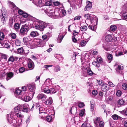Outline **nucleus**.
<instances>
[{
  "instance_id": "1",
  "label": "nucleus",
  "mask_w": 127,
  "mask_h": 127,
  "mask_svg": "<svg viewBox=\"0 0 127 127\" xmlns=\"http://www.w3.org/2000/svg\"><path fill=\"white\" fill-rule=\"evenodd\" d=\"M34 22L35 28L36 29L39 30L41 31H43L44 29L48 25V23L38 19L35 20Z\"/></svg>"
},
{
  "instance_id": "2",
  "label": "nucleus",
  "mask_w": 127,
  "mask_h": 127,
  "mask_svg": "<svg viewBox=\"0 0 127 127\" xmlns=\"http://www.w3.org/2000/svg\"><path fill=\"white\" fill-rule=\"evenodd\" d=\"M29 30L30 26L28 24H26L23 25L22 26L19 30V34L21 36L27 35Z\"/></svg>"
},
{
  "instance_id": "3",
  "label": "nucleus",
  "mask_w": 127,
  "mask_h": 127,
  "mask_svg": "<svg viewBox=\"0 0 127 127\" xmlns=\"http://www.w3.org/2000/svg\"><path fill=\"white\" fill-rule=\"evenodd\" d=\"M94 122L96 127H104V122L101 120L100 117H96L94 120Z\"/></svg>"
},
{
  "instance_id": "4",
  "label": "nucleus",
  "mask_w": 127,
  "mask_h": 127,
  "mask_svg": "<svg viewBox=\"0 0 127 127\" xmlns=\"http://www.w3.org/2000/svg\"><path fill=\"white\" fill-rule=\"evenodd\" d=\"M30 39L27 37H25L23 39V42L26 44H29L30 46V48H33L35 46L34 42L33 41L30 40Z\"/></svg>"
},
{
  "instance_id": "5",
  "label": "nucleus",
  "mask_w": 127,
  "mask_h": 127,
  "mask_svg": "<svg viewBox=\"0 0 127 127\" xmlns=\"http://www.w3.org/2000/svg\"><path fill=\"white\" fill-rule=\"evenodd\" d=\"M122 18L124 20L127 19V3L125 5L122 7Z\"/></svg>"
},
{
  "instance_id": "6",
  "label": "nucleus",
  "mask_w": 127,
  "mask_h": 127,
  "mask_svg": "<svg viewBox=\"0 0 127 127\" xmlns=\"http://www.w3.org/2000/svg\"><path fill=\"white\" fill-rule=\"evenodd\" d=\"M33 42H34L35 46L33 48H35L37 47H43L45 44V42L40 39L37 40L36 41L34 40Z\"/></svg>"
},
{
  "instance_id": "7",
  "label": "nucleus",
  "mask_w": 127,
  "mask_h": 127,
  "mask_svg": "<svg viewBox=\"0 0 127 127\" xmlns=\"http://www.w3.org/2000/svg\"><path fill=\"white\" fill-rule=\"evenodd\" d=\"M22 99L25 102H28L30 101L31 99V98L26 93H24L21 96Z\"/></svg>"
},
{
  "instance_id": "8",
  "label": "nucleus",
  "mask_w": 127,
  "mask_h": 127,
  "mask_svg": "<svg viewBox=\"0 0 127 127\" xmlns=\"http://www.w3.org/2000/svg\"><path fill=\"white\" fill-rule=\"evenodd\" d=\"M28 88L30 92L32 93V94L33 95L35 92V87L34 84H31L29 85Z\"/></svg>"
},
{
  "instance_id": "9",
  "label": "nucleus",
  "mask_w": 127,
  "mask_h": 127,
  "mask_svg": "<svg viewBox=\"0 0 127 127\" xmlns=\"http://www.w3.org/2000/svg\"><path fill=\"white\" fill-rule=\"evenodd\" d=\"M28 61V68L29 69V70L32 69L34 67V63L30 59H29Z\"/></svg>"
},
{
  "instance_id": "10",
  "label": "nucleus",
  "mask_w": 127,
  "mask_h": 127,
  "mask_svg": "<svg viewBox=\"0 0 127 127\" xmlns=\"http://www.w3.org/2000/svg\"><path fill=\"white\" fill-rule=\"evenodd\" d=\"M21 105V111L23 112H27L28 111L29 105L27 104H25Z\"/></svg>"
},
{
  "instance_id": "11",
  "label": "nucleus",
  "mask_w": 127,
  "mask_h": 127,
  "mask_svg": "<svg viewBox=\"0 0 127 127\" xmlns=\"http://www.w3.org/2000/svg\"><path fill=\"white\" fill-rule=\"evenodd\" d=\"M101 89L103 91H107L109 90V87L107 84L104 83L103 85H101Z\"/></svg>"
},
{
  "instance_id": "12",
  "label": "nucleus",
  "mask_w": 127,
  "mask_h": 127,
  "mask_svg": "<svg viewBox=\"0 0 127 127\" xmlns=\"http://www.w3.org/2000/svg\"><path fill=\"white\" fill-rule=\"evenodd\" d=\"M37 97L39 99H40L42 101L45 100L47 98V96L46 95L41 93L39 94L37 96Z\"/></svg>"
},
{
  "instance_id": "13",
  "label": "nucleus",
  "mask_w": 127,
  "mask_h": 127,
  "mask_svg": "<svg viewBox=\"0 0 127 127\" xmlns=\"http://www.w3.org/2000/svg\"><path fill=\"white\" fill-rule=\"evenodd\" d=\"M92 7L91 2L88 1L87 2V5L84 8L85 11H88L91 9Z\"/></svg>"
},
{
  "instance_id": "14",
  "label": "nucleus",
  "mask_w": 127,
  "mask_h": 127,
  "mask_svg": "<svg viewBox=\"0 0 127 127\" xmlns=\"http://www.w3.org/2000/svg\"><path fill=\"white\" fill-rule=\"evenodd\" d=\"M8 5H9L12 9H13L14 11L15 9L17 10L18 9V8L16 7L13 2L10 1H8Z\"/></svg>"
},
{
  "instance_id": "15",
  "label": "nucleus",
  "mask_w": 127,
  "mask_h": 127,
  "mask_svg": "<svg viewBox=\"0 0 127 127\" xmlns=\"http://www.w3.org/2000/svg\"><path fill=\"white\" fill-rule=\"evenodd\" d=\"M91 17L92 18H91L90 20L91 23H97L98 20L96 17L94 15H93Z\"/></svg>"
},
{
  "instance_id": "16",
  "label": "nucleus",
  "mask_w": 127,
  "mask_h": 127,
  "mask_svg": "<svg viewBox=\"0 0 127 127\" xmlns=\"http://www.w3.org/2000/svg\"><path fill=\"white\" fill-rule=\"evenodd\" d=\"M53 102V100L51 97H50L45 102V103L47 105H51Z\"/></svg>"
},
{
  "instance_id": "17",
  "label": "nucleus",
  "mask_w": 127,
  "mask_h": 127,
  "mask_svg": "<svg viewBox=\"0 0 127 127\" xmlns=\"http://www.w3.org/2000/svg\"><path fill=\"white\" fill-rule=\"evenodd\" d=\"M20 24L18 23H15L14 25V29L17 32H19V29L20 28Z\"/></svg>"
},
{
  "instance_id": "18",
  "label": "nucleus",
  "mask_w": 127,
  "mask_h": 127,
  "mask_svg": "<svg viewBox=\"0 0 127 127\" xmlns=\"http://www.w3.org/2000/svg\"><path fill=\"white\" fill-rule=\"evenodd\" d=\"M105 38L106 41L108 42L111 41L113 39L112 36L109 34L106 35L105 36Z\"/></svg>"
},
{
  "instance_id": "19",
  "label": "nucleus",
  "mask_w": 127,
  "mask_h": 127,
  "mask_svg": "<svg viewBox=\"0 0 127 127\" xmlns=\"http://www.w3.org/2000/svg\"><path fill=\"white\" fill-rule=\"evenodd\" d=\"M13 73L12 72L8 73L6 75V80L8 81L12 78L13 76Z\"/></svg>"
},
{
  "instance_id": "20",
  "label": "nucleus",
  "mask_w": 127,
  "mask_h": 127,
  "mask_svg": "<svg viewBox=\"0 0 127 127\" xmlns=\"http://www.w3.org/2000/svg\"><path fill=\"white\" fill-rule=\"evenodd\" d=\"M18 59V57H13V56H11L9 58L8 61H11L12 62H14L15 61H16Z\"/></svg>"
},
{
  "instance_id": "21",
  "label": "nucleus",
  "mask_w": 127,
  "mask_h": 127,
  "mask_svg": "<svg viewBox=\"0 0 127 127\" xmlns=\"http://www.w3.org/2000/svg\"><path fill=\"white\" fill-rule=\"evenodd\" d=\"M9 119H8L9 122L10 123H12L13 125L15 127H17V120L15 119H13L11 121H9Z\"/></svg>"
},
{
  "instance_id": "22",
  "label": "nucleus",
  "mask_w": 127,
  "mask_h": 127,
  "mask_svg": "<svg viewBox=\"0 0 127 127\" xmlns=\"http://www.w3.org/2000/svg\"><path fill=\"white\" fill-rule=\"evenodd\" d=\"M39 34L38 32L36 31H32L30 33V35L32 37L38 36Z\"/></svg>"
},
{
  "instance_id": "23",
  "label": "nucleus",
  "mask_w": 127,
  "mask_h": 127,
  "mask_svg": "<svg viewBox=\"0 0 127 127\" xmlns=\"http://www.w3.org/2000/svg\"><path fill=\"white\" fill-rule=\"evenodd\" d=\"M5 15L4 13L3 12L2 13V16H1V21L3 24H4L5 23Z\"/></svg>"
},
{
  "instance_id": "24",
  "label": "nucleus",
  "mask_w": 127,
  "mask_h": 127,
  "mask_svg": "<svg viewBox=\"0 0 127 127\" xmlns=\"http://www.w3.org/2000/svg\"><path fill=\"white\" fill-rule=\"evenodd\" d=\"M48 15L50 16V17L53 18L52 16H53L54 13L55 12V10H52L48 11Z\"/></svg>"
},
{
  "instance_id": "25",
  "label": "nucleus",
  "mask_w": 127,
  "mask_h": 127,
  "mask_svg": "<svg viewBox=\"0 0 127 127\" xmlns=\"http://www.w3.org/2000/svg\"><path fill=\"white\" fill-rule=\"evenodd\" d=\"M4 33L2 32H0V43L2 45V43L1 41L4 39Z\"/></svg>"
},
{
  "instance_id": "26",
  "label": "nucleus",
  "mask_w": 127,
  "mask_h": 127,
  "mask_svg": "<svg viewBox=\"0 0 127 127\" xmlns=\"http://www.w3.org/2000/svg\"><path fill=\"white\" fill-rule=\"evenodd\" d=\"M21 105H19L15 108L14 109L15 111V112H18L19 111H21Z\"/></svg>"
},
{
  "instance_id": "27",
  "label": "nucleus",
  "mask_w": 127,
  "mask_h": 127,
  "mask_svg": "<svg viewBox=\"0 0 127 127\" xmlns=\"http://www.w3.org/2000/svg\"><path fill=\"white\" fill-rule=\"evenodd\" d=\"M108 61L109 63L111 62V61L113 59V56L112 54H109L107 55Z\"/></svg>"
},
{
  "instance_id": "28",
  "label": "nucleus",
  "mask_w": 127,
  "mask_h": 127,
  "mask_svg": "<svg viewBox=\"0 0 127 127\" xmlns=\"http://www.w3.org/2000/svg\"><path fill=\"white\" fill-rule=\"evenodd\" d=\"M84 17L86 19L90 20V19L91 18V16L90 14H86L84 15Z\"/></svg>"
},
{
  "instance_id": "29",
  "label": "nucleus",
  "mask_w": 127,
  "mask_h": 127,
  "mask_svg": "<svg viewBox=\"0 0 127 127\" xmlns=\"http://www.w3.org/2000/svg\"><path fill=\"white\" fill-rule=\"evenodd\" d=\"M22 92L21 91L18 89H16L15 91V94L19 95V96L20 97L22 95Z\"/></svg>"
},
{
  "instance_id": "30",
  "label": "nucleus",
  "mask_w": 127,
  "mask_h": 127,
  "mask_svg": "<svg viewBox=\"0 0 127 127\" xmlns=\"http://www.w3.org/2000/svg\"><path fill=\"white\" fill-rule=\"evenodd\" d=\"M60 70V67L59 65H57L54 66V71L55 72H57Z\"/></svg>"
},
{
  "instance_id": "31",
  "label": "nucleus",
  "mask_w": 127,
  "mask_h": 127,
  "mask_svg": "<svg viewBox=\"0 0 127 127\" xmlns=\"http://www.w3.org/2000/svg\"><path fill=\"white\" fill-rule=\"evenodd\" d=\"M15 44L16 46H20L21 44V41L19 39H16L15 40Z\"/></svg>"
},
{
  "instance_id": "32",
  "label": "nucleus",
  "mask_w": 127,
  "mask_h": 127,
  "mask_svg": "<svg viewBox=\"0 0 127 127\" xmlns=\"http://www.w3.org/2000/svg\"><path fill=\"white\" fill-rule=\"evenodd\" d=\"M123 68V66L119 64L117 66V67L116 68V70L117 71H118V70H122Z\"/></svg>"
},
{
  "instance_id": "33",
  "label": "nucleus",
  "mask_w": 127,
  "mask_h": 127,
  "mask_svg": "<svg viewBox=\"0 0 127 127\" xmlns=\"http://www.w3.org/2000/svg\"><path fill=\"white\" fill-rule=\"evenodd\" d=\"M43 91L44 93L48 94L50 93V90L48 87H46L43 89Z\"/></svg>"
},
{
  "instance_id": "34",
  "label": "nucleus",
  "mask_w": 127,
  "mask_h": 127,
  "mask_svg": "<svg viewBox=\"0 0 127 127\" xmlns=\"http://www.w3.org/2000/svg\"><path fill=\"white\" fill-rule=\"evenodd\" d=\"M87 42L85 41L84 40H82L80 43V45L81 47H84L85 46Z\"/></svg>"
},
{
  "instance_id": "35",
  "label": "nucleus",
  "mask_w": 127,
  "mask_h": 127,
  "mask_svg": "<svg viewBox=\"0 0 127 127\" xmlns=\"http://www.w3.org/2000/svg\"><path fill=\"white\" fill-rule=\"evenodd\" d=\"M117 29V27L115 25H113L111 26L110 29L111 30L113 31H115Z\"/></svg>"
},
{
  "instance_id": "36",
  "label": "nucleus",
  "mask_w": 127,
  "mask_h": 127,
  "mask_svg": "<svg viewBox=\"0 0 127 127\" xmlns=\"http://www.w3.org/2000/svg\"><path fill=\"white\" fill-rule=\"evenodd\" d=\"M16 113L15 112H12L10 114V117L11 119H13L14 118V117L15 116L16 117Z\"/></svg>"
},
{
  "instance_id": "37",
  "label": "nucleus",
  "mask_w": 127,
  "mask_h": 127,
  "mask_svg": "<svg viewBox=\"0 0 127 127\" xmlns=\"http://www.w3.org/2000/svg\"><path fill=\"white\" fill-rule=\"evenodd\" d=\"M81 30L82 31H86L87 29V27L86 26H81L80 27Z\"/></svg>"
},
{
  "instance_id": "38",
  "label": "nucleus",
  "mask_w": 127,
  "mask_h": 127,
  "mask_svg": "<svg viewBox=\"0 0 127 127\" xmlns=\"http://www.w3.org/2000/svg\"><path fill=\"white\" fill-rule=\"evenodd\" d=\"M99 62L98 61H95L92 62V64L93 65L97 67H99Z\"/></svg>"
},
{
  "instance_id": "39",
  "label": "nucleus",
  "mask_w": 127,
  "mask_h": 127,
  "mask_svg": "<svg viewBox=\"0 0 127 127\" xmlns=\"http://www.w3.org/2000/svg\"><path fill=\"white\" fill-rule=\"evenodd\" d=\"M50 90V94H53L57 92V90H55L54 88H51Z\"/></svg>"
},
{
  "instance_id": "40",
  "label": "nucleus",
  "mask_w": 127,
  "mask_h": 127,
  "mask_svg": "<svg viewBox=\"0 0 127 127\" xmlns=\"http://www.w3.org/2000/svg\"><path fill=\"white\" fill-rule=\"evenodd\" d=\"M93 101V100H92L91 101V105L90 107V110L91 111H93L94 110V106L95 105L94 104V103H93V104H92V102Z\"/></svg>"
},
{
  "instance_id": "41",
  "label": "nucleus",
  "mask_w": 127,
  "mask_h": 127,
  "mask_svg": "<svg viewBox=\"0 0 127 127\" xmlns=\"http://www.w3.org/2000/svg\"><path fill=\"white\" fill-rule=\"evenodd\" d=\"M7 57L6 55L5 54H3L2 55L1 57V59L0 60V61H1L3 60V59H4L5 61H6L7 60Z\"/></svg>"
},
{
  "instance_id": "42",
  "label": "nucleus",
  "mask_w": 127,
  "mask_h": 127,
  "mask_svg": "<svg viewBox=\"0 0 127 127\" xmlns=\"http://www.w3.org/2000/svg\"><path fill=\"white\" fill-rule=\"evenodd\" d=\"M125 103V101L123 99H119L118 101V104L120 105H122L124 104Z\"/></svg>"
},
{
  "instance_id": "43",
  "label": "nucleus",
  "mask_w": 127,
  "mask_h": 127,
  "mask_svg": "<svg viewBox=\"0 0 127 127\" xmlns=\"http://www.w3.org/2000/svg\"><path fill=\"white\" fill-rule=\"evenodd\" d=\"M90 124L88 123H84L82 125L81 127H91Z\"/></svg>"
},
{
  "instance_id": "44",
  "label": "nucleus",
  "mask_w": 127,
  "mask_h": 127,
  "mask_svg": "<svg viewBox=\"0 0 127 127\" xmlns=\"http://www.w3.org/2000/svg\"><path fill=\"white\" fill-rule=\"evenodd\" d=\"M46 119L47 121L48 122H50L52 120V117L51 116L49 115L47 116L46 117Z\"/></svg>"
},
{
  "instance_id": "45",
  "label": "nucleus",
  "mask_w": 127,
  "mask_h": 127,
  "mask_svg": "<svg viewBox=\"0 0 127 127\" xmlns=\"http://www.w3.org/2000/svg\"><path fill=\"white\" fill-rule=\"evenodd\" d=\"M87 72L88 75H92L94 73L90 69H89L87 70Z\"/></svg>"
},
{
  "instance_id": "46",
  "label": "nucleus",
  "mask_w": 127,
  "mask_h": 127,
  "mask_svg": "<svg viewBox=\"0 0 127 127\" xmlns=\"http://www.w3.org/2000/svg\"><path fill=\"white\" fill-rule=\"evenodd\" d=\"M25 69L24 67H21L19 69L18 71L20 73H22L25 71Z\"/></svg>"
},
{
  "instance_id": "47",
  "label": "nucleus",
  "mask_w": 127,
  "mask_h": 127,
  "mask_svg": "<svg viewBox=\"0 0 127 127\" xmlns=\"http://www.w3.org/2000/svg\"><path fill=\"white\" fill-rule=\"evenodd\" d=\"M51 81L49 79H47L45 81L44 84L45 85H48L51 82Z\"/></svg>"
},
{
  "instance_id": "48",
  "label": "nucleus",
  "mask_w": 127,
  "mask_h": 127,
  "mask_svg": "<svg viewBox=\"0 0 127 127\" xmlns=\"http://www.w3.org/2000/svg\"><path fill=\"white\" fill-rule=\"evenodd\" d=\"M22 120L21 119H20L18 120L17 121V127L20 126L21 124Z\"/></svg>"
},
{
  "instance_id": "49",
  "label": "nucleus",
  "mask_w": 127,
  "mask_h": 127,
  "mask_svg": "<svg viewBox=\"0 0 127 127\" xmlns=\"http://www.w3.org/2000/svg\"><path fill=\"white\" fill-rule=\"evenodd\" d=\"M78 32H76L74 30L73 32V36L75 37H78Z\"/></svg>"
},
{
  "instance_id": "50",
  "label": "nucleus",
  "mask_w": 127,
  "mask_h": 127,
  "mask_svg": "<svg viewBox=\"0 0 127 127\" xmlns=\"http://www.w3.org/2000/svg\"><path fill=\"white\" fill-rule=\"evenodd\" d=\"M18 51L20 54L24 52V50L22 48H20L18 49Z\"/></svg>"
},
{
  "instance_id": "51",
  "label": "nucleus",
  "mask_w": 127,
  "mask_h": 127,
  "mask_svg": "<svg viewBox=\"0 0 127 127\" xmlns=\"http://www.w3.org/2000/svg\"><path fill=\"white\" fill-rule=\"evenodd\" d=\"M52 4V2L51 1H47L45 2V5L46 6H50Z\"/></svg>"
},
{
  "instance_id": "52",
  "label": "nucleus",
  "mask_w": 127,
  "mask_h": 127,
  "mask_svg": "<svg viewBox=\"0 0 127 127\" xmlns=\"http://www.w3.org/2000/svg\"><path fill=\"white\" fill-rule=\"evenodd\" d=\"M42 38L43 40H47L48 39V37L46 35H42Z\"/></svg>"
},
{
  "instance_id": "53",
  "label": "nucleus",
  "mask_w": 127,
  "mask_h": 127,
  "mask_svg": "<svg viewBox=\"0 0 127 127\" xmlns=\"http://www.w3.org/2000/svg\"><path fill=\"white\" fill-rule=\"evenodd\" d=\"M122 87L123 89L126 90L127 89V84L124 83L122 85Z\"/></svg>"
},
{
  "instance_id": "54",
  "label": "nucleus",
  "mask_w": 127,
  "mask_h": 127,
  "mask_svg": "<svg viewBox=\"0 0 127 127\" xmlns=\"http://www.w3.org/2000/svg\"><path fill=\"white\" fill-rule=\"evenodd\" d=\"M34 104L35 107L38 110L40 107L39 104L38 103H36Z\"/></svg>"
},
{
  "instance_id": "55",
  "label": "nucleus",
  "mask_w": 127,
  "mask_h": 127,
  "mask_svg": "<svg viewBox=\"0 0 127 127\" xmlns=\"http://www.w3.org/2000/svg\"><path fill=\"white\" fill-rule=\"evenodd\" d=\"M112 117L114 120H117L118 119V116L117 115H114L112 116Z\"/></svg>"
},
{
  "instance_id": "56",
  "label": "nucleus",
  "mask_w": 127,
  "mask_h": 127,
  "mask_svg": "<svg viewBox=\"0 0 127 127\" xmlns=\"http://www.w3.org/2000/svg\"><path fill=\"white\" fill-rule=\"evenodd\" d=\"M16 117H18L20 118L23 117L22 115L21 114V113H16Z\"/></svg>"
},
{
  "instance_id": "57",
  "label": "nucleus",
  "mask_w": 127,
  "mask_h": 127,
  "mask_svg": "<svg viewBox=\"0 0 127 127\" xmlns=\"http://www.w3.org/2000/svg\"><path fill=\"white\" fill-rule=\"evenodd\" d=\"M122 94V92L120 90H118L116 93V95H117L118 96H120Z\"/></svg>"
},
{
  "instance_id": "58",
  "label": "nucleus",
  "mask_w": 127,
  "mask_h": 127,
  "mask_svg": "<svg viewBox=\"0 0 127 127\" xmlns=\"http://www.w3.org/2000/svg\"><path fill=\"white\" fill-rule=\"evenodd\" d=\"M97 81L99 85H103L104 83L102 80H97Z\"/></svg>"
},
{
  "instance_id": "59",
  "label": "nucleus",
  "mask_w": 127,
  "mask_h": 127,
  "mask_svg": "<svg viewBox=\"0 0 127 127\" xmlns=\"http://www.w3.org/2000/svg\"><path fill=\"white\" fill-rule=\"evenodd\" d=\"M103 47L104 49L106 51H108L109 50V47L107 45H104Z\"/></svg>"
},
{
  "instance_id": "60",
  "label": "nucleus",
  "mask_w": 127,
  "mask_h": 127,
  "mask_svg": "<svg viewBox=\"0 0 127 127\" xmlns=\"http://www.w3.org/2000/svg\"><path fill=\"white\" fill-rule=\"evenodd\" d=\"M84 106V104L83 102H80L78 104L79 107L80 108Z\"/></svg>"
},
{
  "instance_id": "61",
  "label": "nucleus",
  "mask_w": 127,
  "mask_h": 127,
  "mask_svg": "<svg viewBox=\"0 0 127 127\" xmlns=\"http://www.w3.org/2000/svg\"><path fill=\"white\" fill-rule=\"evenodd\" d=\"M61 13L62 14V16H64L66 15V11L65 10L63 9L62 10Z\"/></svg>"
},
{
  "instance_id": "62",
  "label": "nucleus",
  "mask_w": 127,
  "mask_h": 127,
  "mask_svg": "<svg viewBox=\"0 0 127 127\" xmlns=\"http://www.w3.org/2000/svg\"><path fill=\"white\" fill-rule=\"evenodd\" d=\"M4 47L5 48H10V45L8 43H6L4 44Z\"/></svg>"
},
{
  "instance_id": "63",
  "label": "nucleus",
  "mask_w": 127,
  "mask_h": 127,
  "mask_svg": "<svg viewBox=\"0 0 127 127\" xmlns=\"http://www.w3.org/2000/svg\"><path fill=\"white\" fill-rule=\"evenodd\" d=\"M54 15L58 16L60 15L58 11H55V12L54 13L53 16Z\"/></svg>"
},
{
  "instance_id": "64",
  "label": "nucleus",
  "mask_w": 127,
  "mask_h": 127,
  "mask_svg": "<svg viewBox=\"0 0 127 127\" xmlns=\"http://www.w3.org/2000/svg\"><path fill=\"white\" fill-rule=\"evenodd\" d=\"M77 37H75L74 36H72V39L73 42H76L77 41Z\"/></svg>"
}]
</instances>
